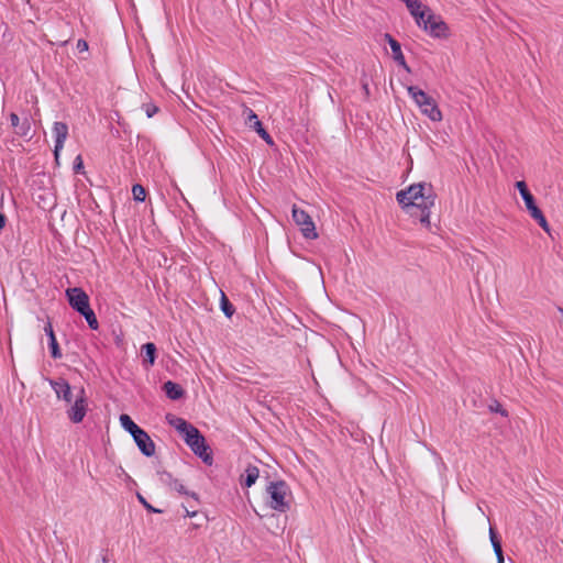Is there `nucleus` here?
<instances>
[{
    "instance_id": "f257e3e1",
    "label": "nucleus",
    "mask_w": 563,
    "mask_h": 563,
    "mask_svg": "<svg viewBox=\"0 0 563 563\" xmlns=\"http://www.w3.org/2000/svg\"><path fill=\"white\" fill-rule=\"evenodd\" d=\"M435 199L433 186L426 183L412 184L396 194V200L401 209L411 217L418 218L426 228H430V210Z\"/></svg>"
},
{
    "instance_id": "f03ea898",
    "label": "nucleus",
    "mask_w": 563,
    "mask_h": 563,
    "mask_svg": "<svg viewBox=\"0 0 563 563\" xmlns=\"http://www.w3.org/2000/svg\"><path fill=\"white\" fill-rule=\"evenodd\" d=\"M166 419L167 422L183 435L185 443L191 449V451L200 457L205 464L209 466L212 465V450L208 445L203 434L184 418L167 415Z\"/></svg>"
},
{
    "instance_id": "7ed1b4c3",
    "label": "nucleus",
    "mask_w": 563,
    "mask_h": 563,
    "mask_svg": "<svg viewBox=\"0 0 563 563\" xmlns=\"http://www.w3.org/2000/svg\"><path fill=\"white\" fill-rule=\"evenodd\" d=\"M407 91L419 107L421 112L430 120L438 122L442 120V113L437 101L417 86H408Z\"/></svg>"
},
{
    "instance_id": "20e7f679",
    "label": "nucleus",
    "mask_w": 563,
    "mask_h": 563,
    "mask_svg": "<svg viewBox=\"0 0 563 563\" xmlns=\"http://www.w3.org/2000/svg\"><path fill=\"white\" fill-rule=\"evenodd\" d=\"M266 493L269 496L268 505L273 510L287 512L290 509V504L286 500L289 486L285 481L269 482Z\"/></svg>"
},
{
    "instance_id": "39448f33",
    "label": "nucleus",
    "mask_w": 563,
    "mask_h": 563,
    "mask_svg": "<svg viewBox=\"0 0 563 563\" xmlns=\"http://www.w3.org/2000/svg\"><path fill=\"white\" fill-rule=\"evenodd\" d=\"M516 188L518 189L521 198L525 201L526 208L528 212L530 213L531 218L534 219L538 224L550 234V225L541 211V209L537 206L536 199L533 195L530 192L526 181L518 180L516 181Z\"/></svg>"
},
{
    "instance_id": "423d86ee",
    "label": "nucleus",
    "mask_w": 563,
    "mask_h": 563,
    "mask_svg": "<svg viewBox=\"0 0 563 563\" xmlns=\"http://www.w3.org/2000/svg\"><path fill=\"white\" fill-rule=\"evenodd\" d=\"M417 24L432 37L446 38L450 35L448 24L440 15L434 14L429 7H426V16Z\"/></svg>"
},
{
    "instance_id": "0eeeda50",
    "label": "nucleus",
    "mask_w": 563,
    "mask_h": 563,
    "mask_svg": "<svg viewBox=\"0 0 563 563\" xmlns=\"http://www.w3.org/2000/svg\"><path fill=\"white\" fill-rule=\"evenodd\" d=\"M292 220L300 227V231L306 239L314 240L318 238L311 217L308 212L298 208L296 205L292 207Z\"/></svg>"
},
{
    "instance_id": "6e6552de",
    "label": "nucleus",
    "mask_w": 563,
    "mask_h": 563,
    "mask_svg": "<svg viewBox=\"0 0 563 563\" xmlns=\"http://www.w3.org/2000/svg\"><path fill=\"white\" fill-rule=\"evenodd\" d=\"M88 410V399L85 388L81 387L74 405L67 410V417L73 423H80Z\"/></svg>"
},
{
    "instance_id": "1a4fd4ad",
    "label": "nucleus",
    "mask_w": 563,
    "mask_h": 563,
    "mask_svg": "<svg viewBox=\"0 0 563 563\" xmlns=\"http://www.w3.org/2000/svg\"><path fill=\"white\" fill-rule=\"evenodd\" d=\"M66 297L69 306L78 313L90 305L88 295L79 287L67 288Z\"/></svg>"
},
{
    "instance_id": "9d476101",
    "label": "nucleus",
    "mask_w": 563,
    "mask_h": 563,
    "mask_svg": "<svg viewBox=\"0 0 563 563\" xmlns=\"http://www.w3.org/2000/svg\"><path fill=\"white\" fill-rule=\"evenodd\" d=\"M10 121L11 125L15 129V134L25 137L27 140H31L33 136L32 129H31V121L27 117L23 118L22 121H20V118L16 113L12 112L10 114Z\"/></svg>"
},
{
    "instance_id": "9b49d317",
    "label": "nucleus",
    "mask_w": 563,
    "mask_h": 563,
    "mask_svg": "<svg viewBox=\"0 0 563 563\" xmlns=\"http://www.w3.org/2000/svg\"><path fill=\"white\" fill-rule=\"evenodd\" d=\"M133 440L143 455L151 457L155 454V443L145 430L133 437Z\"/></svg>"
},
{
    "instance_id": "f8f14e48",
    "label": "nucleus",
    "mask_w": 563,
    "mask_h": 563,
    "mask_svg": "<svg viewBox=\"0 0 563 563\" xmlns=\"http://www.w3.org/2000/svg\"><path fill=\"white\" fill-rule=\"evenodd\" d=\"M48 382L54 391L56 393L58 399H62L66 402H71V387L65 378L60 377L58 379H48Z\"/></svg>"
},
{
    "instance_id": "ddd939ff",
    "label": "nucleus",
    "mask_w": 563,
    "mask_h": 563,
    "mask_svg": "<svg viewBox=\"0 0 563 563\" xmlns=\"http://www.w3.org/2000/svg\"><path fill=\"white\" fill-rule=\"evenodd\" d=\"M384 38L385 41L389 44L390 48H391V52H393V58L395 59V62L400 66L402 67L405 70H407L408 73H410V67L408 66L406 59H405V56L401 52V45L400 43L395 40L389 33H385L384 34Z\"/></svg>"
},
{
    "instance_id": "4468645a",
    "label": "nucleus",
    "mask_w": 563,
    "mask_h": 563,
    "mask_svg": "<svg viewBox=\"0 0 563 563\" xmlns=\"http://www.w3.org/2000/svg\"><path fill=\"white\" fill-rule=\"evenodd\" d=\"M53 133L55 135V148L54 155L56 161L58 159L59 152L64 146V142L68 136V126L64 122H55L53 126Z\"/></svg>"
},
{
    "instance_id": "2eb2a0df",
    "label": "nucleus",
    "mask_w": 563,
    "mask_h": 563,
    "mask_svg": "<svg viewBox=\"0 0 563 563\" xmlns=\"http://www.w3.org/2000/svg\"><path fill=\"white\" fill-rule=\"evenodd\" d=\"M44 332L48 338V349H49L52 358H54V360L60 358L62 351H60L59 344L57 342V339H56V335H55V332H54L51 321H47V323L45 324Z\"/></svg>"
},
{
    "instance_id": "dca6fc26",
    "label": "nucleus",
    "mask_w": 563,
    "mask_h": 563,
    "mask_svg": "<svg viewBox=\"0 0 563 563\" xmlns=\"http://www.w3.org/2000/svg\"><path fill=\"white\" fill-rule=\"evenodd\" d=\"M260 476V470L257 466L249 464L244 471V473L240 477V484L243 487H251L255 484L256 479Z\"/></svg>"
},
{
    "instance_id": "f3484780",
    "label": "nucleus",
    "mask_w": 563,
    "mask_h": 563,
    "mask_svg": "<svg viewBox=\"0 0 563 563\" xmlns=\"http://www.w3.org/2000/svg\"><path fill=\"white\" fill-rule=\"evenodd\" d=\"M141 353L143 356V365L146 368L153 366L157 354L156 345L153 342H147L142 345Z\"/></svg>"
},
{
    "instance_id": "a211bd4d",
    "label": "nucleus",
    "mask_w": 563,
    "mask_h": 563,
    "mask_svg": "<svg viewBox=\"0 0 563 563\" xmlns=\"http://www.w3.org/2000/svg\"><path fill=\"white\" fill-rule=\"evenodd\" d=\"M163 390L165 391L166 397L170 400H179L185 396L184 388L173 380L165 382L163 385Z\"/></svg>"
},
{
    "instance_id": "6ab92c4d",
    "label": "nucleus",
    "mask_w": 563,
    "mask_h": 563,
    "mask_svg": "<svg viewBox=\"0 0 563 563\" xmlns=\"http://www.w3.org/2000/svg\"><path fill=\"white\" fill-rule=\"evenodd\" d=\"M120 420V423H121V427L126 431L129 432L132 438L135 437L139 432H141L143 429L141 427H139L133 420L132 418L126 415V413H122L119 418Z\"/></svg>"
},
{
    "instance_id": "aec40b11",
    "label": "nucleus",
    "mask_w": 563,
    "mask_h": 563,
    "mask_svg": "<svg viewBox=\"0 0 563 563\" xmlns=\"http://www.w3.org/2000/svg\"><path fill=\"white\" fill-rule=\"evenodd\" d=\"M489 539H490L494 552L497 556L498 563H504V552H503L501 541H500L497 532L492 527L489 528Z\"/></svg>"
},
{
    "instance_id": "412c9836",
    "label": "nucleus",
    "mask_w": 563,
    "mask_h": 563,
    "mask_svg": "<svg viewBox=\"0 0 563 563\" xmlns=\"http://www.w3.org/2000/svg\"><path fill=\"white\" fill-rule=\"evenodd\" d=\"M80 316H82L85 318V320L87 321L88 323V327L91 329V330H98L99 328V322H98V319L96 317V313L93 312V310L91 309L90 305L88 307H86L82 311L79 312Z\"/></svg>"
},
{
    "instance_id": "4be33fe9",
    "label": "nucleus",
    "mask_w": 563,
    "mask_h": 563,
    "mask_svg": "<svg viewBox=\"0 0 563 563\" xmlns=\"http://www.w3.org/2000/svg\"><path fill=\"white\" fill-rule=\"evenodd\" d=\"M256 133L266 142L268 145H274L273 137L269 135V133L266 131V129L263 126V123L260 120L254 121V124L251 125Z\"/></svg>"
},
{
    "instance_id": "5701e85b",
    "label": "nucleus",
    "mask_w": 563,
    "mask_h": 563,
    "mask_svg": "<svg viewBox=\"0 0 563 563\" xmlns=\"http://www.w3.org/2000/svg\"><path fill=\"white\" fill-rule=\"evenodd\" d=\"M220 308L224 316L228 318H231L235 312L234 306L231 303L224 292H221Z\"/></svg>"
},
{
    "instance_id": "b1692460",
    "label": "nucleus",
    "mask_w": 563,
    "mask_h": 563,
    "mask_svg": "<svg viewBox=\"0 0 563 563\" xmlns=\"http://www.w3.org/2000/svg\"><path fill=\"white\" fill-rule=\"evenodd\" d=\"M172 489H175L176 492H178L179 494L181 495H186V496H190L191 498H194L197 503H199V496L197 493L195 492H189L186 489V487L178 481H173V485L170 486Z\"/></svg>"
},
{
    "instance_id": "393cba45",
    "label": "nucleus",
    "mask_w": 563,
    "mask_h": 563,
    "mask_svg": "<svg viewBox=\"0 0 563 563\" xmlns=\"http://www.w3.org/2000/svg\"><path fill=\"white\" fill-rule=\"evenodd\" d=\"M132 194H133V199L135 201H139V202H143L146 198V190L145 188L140 185V184H135L133 185L132 187Z\"/></svg>"
},
{
    "instance_id": "a878e982",
    "label": "nucleus",
    "mask_w": 563,
    "mask_h": 563,
    "mask_svg": "<svg viewBox=\"0 0 563 563\" xmlns=\"http://www.w3.org/2000/svg\"><path fill=\"white\" fill-rule=\"evenodd\" d=\"M488 409H489V411L499 413L505 418L508 417V411L497 400H493L492 404L488 406Z\"/></svg>"
},
{
    "instance_id": "bb28decb",
    "label": "nucleus",
    "mask_w": 563,
    "mask_h": 563,
    "mask_svg": "<svg viewBox=\"0 0 563 563\" xmlns=\"http://www.w3.org/2000/svg\"><path fill=\"white\" fill-rule=\"evenodd\" d=\"M136 497H137L139 501L142 504V506L148 512H153V514H162L163 512L162 509H158V508H155L154 506H152L140 493L136 494Z\"/></svg>"
},
{
    "instance_id": "cd10ccee",
    "label": "nucleus",
    "mask_w": 563,
    "mask_h": 563,
    "mask_svg": "<svg viewBox=\"0 0 563 563\" xmlns=\"http://www.w3.org/2000/svg\"><path fill=\"white\" fill-rule=\"evenodd\" d=\"M243 115H245L246 123L250 126L254 124V121L258 120L257 114L249 107L244 108Z\"/></svg>"
},
{
    "instance_id": "c85d7f7f",
    "label": "nucleus",
    "mask_w": 563,
    "mask_h": 563,
    "mask_svg": "<svg viewBox=\"0 0 563 563\" xmlns=\"http://www.w3.org/2000/svg\"><path fill=\"white\" fill-rule=\"evenodd\" d=\"M158 474L161 475V481L167 484L169 487L173 485V481H176V478H174L169 472L163 471Z\"/></svg>"
},
{
    "instance_id": "c756f323",
    "label": "nucleus",
    "mask_w": 563,
    "mask_h": 563,
    "mask_svg": "<svg viewBox=\"0 0 563 563\" xmlns=\"http://www.w3.org/2000/svg\"><path fill=\"white\" fill-rule=\"evenodd\" d=\"M143 107L145 109V113H146L147 118H152L159 110L158 107L155 106L154 103H145Z\"/></svg>"
},
{
    "instance_id": "7c9ffc66",
    "label": "nucleus",
    "mask_w": 563,
    "mask_h": 563,
    "mask_svg": "<svg viewBox=\"0 0 563 563\" xmlns=\"http://www.w3.org/2000/svg\"><path fill=\"white\" fill-rule=\"evenodd\" d=\"M73 169L75 172V174H80L82 173L84 170V162H82V158L80 155H78L75 161H74V165H73Z\"/></svg>"
},
{
    "instance_id": "2f4dec72",
    "label": "nucleus",
    "mask_w": 563,
    "mask_h": 563,
    "mask_svg": "<svg viewBox=\"0 0 563 563\" xmlns=\"http://www.w3.org/2000/svg\"><path fill=\"white\" fill-rule=\"evenodd\" d=\"M76 47L79 52H86V51H88V43H87V41L80 38L77 41Z\"/></svg>"
},
{
    "instance_id": "473e14b6",
    "label": "nucleus",
    "mask_w": 563,
    "mask_h": 563,
    "mask_svg": "<svg viewBox=\"0 0 563 563\" xmlns=\"http://www.w3.org/2000/svg\"><path fill=\"white\" fill-rule=\"evenodd\" d=\"M40 199H42L43 205L41 206L43 209H51L54 206V200L46 201V199L42 196H40Z\"/></svg>"
},
{
    "instance_id": "72a5a7b5",
    "label": "nucleus",
    "mask_w": 563,
    "mask_h": 563,
    "mask_svg": "<svg viewBox=\"0 0 563 563\" xmlns=\"http://www.w3.org/2000/svg\"><path fill=\"white\" fill-rule=\"evenodd\" d=\"M7 221V216L3 212H0V232L4 229Z\"/></svg>"
},
{
    "instance_id": "f704fd0d",
    "label": "nucleus",
    "mask_w": 563,
    "mask_h": 563,
    "mask_svg": "<svg viewBox=\"0 0 563 563\" xmlns=\"http://www.w3.org/2000/svg\"><path fill=\"white\" fill-rule=\"evenodd\" d=\"M198 515V511L197 510H192V511H189L187 508H186V517H190V518H194Z\"/></svg>"
},
{
    "instance_id": "c9c22d12",
    "label": "nucleus",
    "mask_w": 563,
    "mask_h": 563,
    "mask_svg": "<svg viewBox=\"0 0 563 563\" xmlns=\"http://www.w3.org/2000/svg\"><path fill=\"white\" fill-rule=\"evenodd\" d=\"M191 526H192V529H198V528H200V527H201V523H199V522H195V523H192Z\"/></svg>"
},
{
    "instance_id": "e433bc0d",
    "label": "nucleus",
    "mask_w": 563,
    "mask_h": 563,
    "mask_svg": "<svg viewBox=\"0 0 563 563\" xmlns=\"http://www.w3.org/2000/svg\"><path fill=\"white\" fill-rule=\"evenodd\" d=\"M363 89L365 90V93L368 95L369 93V90H368V86L367 84H364L363 85Z\"/></svg>"
},
{
    "instance_id": "4c0bfd02",
    "label": "nucleus",
    "mask_w": 563,
    "mask_h": 563,
    "mask_svg": "<svg viewBox=\"0 0 563 563\" xmlns=\"http://www.w3.org/2000/svg\"><path fill=\"white\" fill-rule=\"evenodd\" d=\"M103 563H109L108 559L106 556L102 558Z\"/></svg>"
},
{
    "instance_id": "58836bf2",
    "label": "nucleus",
    "mask_w": 563,
    "mask_h": 563,
    "mask_svg": "<svg viewBox=\"0 0 563 563\" xmlns=\"http://www.w3.org/2000/svg\"><path fill=\"white\" fill-rule=\"evenodd\" d=\"M561 312H563V309H560Z\"/></svg>"
}]
</instances>
